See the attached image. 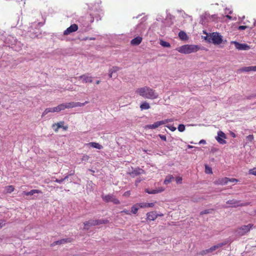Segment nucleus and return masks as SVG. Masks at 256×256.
Here are the masks:
<instances>
[{
    "label": "nucleus",
    "mask_w": 256,
    "mask_h": 256,
    "mask_svg": "<svg viewBox=\"0 0 256 256\" xmlns=\"http://www.w3.org/2000/svg\"><path fill=\"white\" fill-rule=\"evenodd\" d=\"M226 204L232 205L231 207L234 208L246 205V204L241 203L240 200H238L234 199L228 200L226 202Z\"/></svg>",
    "instance_id": "1a4fd4ad"
},
{
    "label": "nucleus",
    "mask_w": 256,
    "mask_h": 256,
    "mask_svg": "<svg viewBox=\"0 0 256 256\" xmlns=\"http://www.w3.org/2000/svg\"><path fill=\"white\" fill-rule=\"evenodd\" d=\"M48 110H50V112H54L52 110V108H48Z\"/></svg>",
    "instance_id": "052dcab7"
},
{
    "label": "nucleus",
    "mask_w": 256,
    "mask_h": 256,
    "mask_svg": "<svg viewBox=\"0 0 256 256\" xmlns=\"http://www.w3.org/2000/svg\"><path fill=\"white\" fill-rule=\"evenodd\" d=\"M130 195V191L126 192L124 194V196H128Z\"/></svg>",
    "instance_id": "3c124183"
},
{
    "label": "nucleus",
    "mask_w": 256,
    "mask_h": 256,
    "mask_svg": "<svg viewBox=\"0 0 256 256\" xmlns=\"http://www.w3.org/2000/svg\"><path fill=\"white\" fill-rule=\"evenodd\" d=\"M176 182L177 184H180L182 182V178L180 177H178L176 178Z\"/></svg>",
    "instance_id": "a18cd8bd"
},
{
    "label": "nucleus",
    "mask_w": 256,
    "mask_h": 256,
    "mask_svg": "<svg viewBox=\"0 0 256 256\" xmlns=\"http://www.w3.org/2000/svg\"><path fill=\"white\" fill-rule=\"evenodd\" d=\"M249 173L250 174H252L256 176V168H254L250 170L249 171Z\"/></svg>",
    "instance_id": "ea45409f"
},
{
    "label": "nucleus",
    "mask_w": 256,
    "mask_h": 256,
    "mask_svg": "<svg viewBox=\"0 0 256 256\" xmlns=\"http://www.w3.org/2000/svg\"><path fill=\"white\" fill-rule=\"evenodd\" d=\"M108 220H90L84 222V230H88L90 226H98L102 224H106L108 222Z\"/></svg>",
    "instance_id": "7ed1b4c3"
},
{
    "label": "nucleus",
    "mask_w": 256,
    "mask_h": 256,
    "mask_svg": "<svg viewBox=\"0 0 256 256\" xmlns=\"http://www.w3.org/2000/svg\"><path fill=\"white\" fill-rule=\"evenodd\" d=\"M78 30V26L76 24H72L66 28L64 32V36L68 35L70 33L76 32Z\"/></svg>",
    "instance_id": "9b49d317"
},
{
    "label": "nucleus",
    "mask_w": 256,
    "mask_h": 256,
    "mask_svg": "<svg viewBox=\"0 0 256 256\" xmlns=\"http://www.w3.org/2000/svg\"><path fill=\"white\" fill-rule=\"evenodd\" d=\"M113 73H112L109 70V74L108 76L110 78H112V77Z\"/></svg>",
    "instance_id": "5fc2aeb1"
},
{
    "label": "nucleus",
    "mask_w": 256,
    "mask_h": 256,
    "mask_svg": "<svg viewBox=\"0 0 256 256\" xmlns=\"http://www.w3.org/2000/svg\"><path fill=\"white\" fill-rule=\"evenodd\" d=\"M211 42L214 44H220L222 42V36L218 32L210 33Z\"/></svg>",
    "instance_id": "39448f33"
},
{
    "label": "nucleus",
    "mask_w": 256,
    "mask_h": 256,
    "mask_svg": "<svg viewBox=\"0 0 256 256\" xmlns=\"http://www.w3.org/2000/svg\"><path fill=\"white\" fill-rule=\"evenodd\" d=\"M15 50H16V51H20V48H17L16 47L15 48Z\"/></svg>",
    "instance_id": "69168bd1"
},
{
    "label": "nucleus",
    "mask_w": 256,
    "mask_h": 256,
    "mask_svg": "<svg viewBox=\"0 0 256 256\" xmlns=\"http://www.w3.org/2000/svg\"><path fill=\"white\" fill-rule=\"evenodd\" d=\"M138 210V208L136 205H134L132 207V212L134 214H136Z\"/></svg>",
    "instance_id": "f704fd0d"
},
{
    "label": "nucleus",
    "mask_w": 256,
    "mask_h": 256,
    "mask_svg": "<svg viewBox=\"0 0 256 256\" xmlns=\"http://www.w3.org/2000/svg\"><path fill=\"white\" fill-rule=\"evenodd\" d=\"M164 190V188H160V190H150L148 188H146L145 190V192L149 194H155L158 192H161Z\"/></svg>",
    "instance_id": "6ab92c4d"
},
{
    "label": "nucleus",
    "mask_w": 256,
    "mask_h": 256,
    "mask_svg": "<svg viewBox=\"0 0 256 256\" xmlns=\"http://www.w3.org/2000/svg\"><path fill=\"white\" fill-rule=\"evenodd\" d=\"M178 128L180 132H182L185 130V126L183 124H180L178 125Z\"/></svg>",
    "instance_id": "e433bc0d"
},
{
    "label": "nucleus",
    "mask_w": 256,
    "mask_h": 256,
    "mask_svg": "<svg viewBox=\"0 0 256 256\" xmlns=\"http://www.w3.org/2000/svg\"><path fill=\"white\" fill-rule=\"evenodd\" d=\"M178 36L183 40H187L188 39V36L186 34L184 31H180L179 32Z\"/></svg>",
    "instance_id": "4be33fe9"
},
{
    "label": "nucleus",
    "mask_w": 256,
    "mask_h": 256,
    "mask_svg": "<svg viewBox=\"0 0 256 256\" xmlns=\"http://www.w3.org/2000/svg\"><path fill=\"white\" fill-rule=\"evenodd\" d=\"M119 70V68L117 66H113L112 68L110 70L112 73H115L118 72Z\"/></svg>",
    "instance_id": "4c0bfd02"
},
{
    "label": "nucleus",
    "mask_w": 256,
    "mask_h": 256,
    "mask_svg": "<svg viewBox=\"0 0 256 256\" xmlns=\"http://www.w3.org/2000/svg\"><path fill=\"white\" fill-rule=\"evenodd\" d=\"M142 41V38L140 36H137L131 40L130 44L133 46H138L140 44Z\"/></svg>",
    "instance_id": "f3484780"
},
{
    "label": "nucleus",
    "mask_w": 256,
    "mask_h": 256,
    "mask_svg": "<svg viewBox=\"0 0 256 256\" xmlns=\"http://www.w3.org/2000/svg\"><path fill=\"white\" fill-rule=\"evenodd\" d=\"M252 98V94L248 97V99H250Z\"/></svg>",
    "instance_id": "e2e57ef3"
},
{
    "label": "nucleus",
    "mask_w": 256,
    "mask_h": 256,
    "mask_svg": "<svg viewBox=\"0 0 256 256\" xmlns=\"http://www.w3.org/2000/svg\"><path fill=\"white\" fill-rule=\"evenodd\" d=\"M228 242V240H226L222 242H220V243H218V244L214 245V246H216V249H218V248L225 246Z\"/></svg>",
    "instance_id": "bb28decb"
},
{
    "label": "nucleus",
    "mask_w": 256,
    "mask_h": 256,
    "mask_svg": "<svg viewBox=\"0 0 256 256\" xmlns=\"http://www.w3.org/2000/svg\"><path fill=\"white\" fill-rule=\"evenodd\" d=\"M42 193L41 191L38 190H32L30 192H24L23 194L26 196H32L34 194Z\"/></svg>",
    "instance_id": "aec40b11"
},
{
    "label": "nucleus",
    "mask_w": 256,
    "mask_h": 256,
    "mask_svg": "<svg viewBox=\"0 0 256 256\" xmlns=\"http://www.w3.org/2000/svg\"><path fill=\"white\" fill-rule=\"evenodd\" d=\"M246 140L248 141L252 142L254 140V136L253 135H248L246 138Z\"/></svg>",
    "instance_id": "a19ab883"
},
{
    "label": "nucleus",
    "mask_w": 256,
    "mask_h": 256,
    "mask_svg": "<svg viewBox=\"0 0 256 256\" xmlns=\"http://www.w3.org/2000/svg\"><path fill=\"white\" fill-rule=\"evenodd\" d=\"M79 79H82L85 82H92V78L88 76L86 74L80 76L78 77Z\"/></svg>",
    "instance_id": "a211bd4d"
},
{
    "label": "nucleus",
    "mask_w": 256,
    "mask_h": 256,
    "mask_svg": "<svg viewBox=\"0 0 256 256\" xmlns=\"http://www.w3.org/2000/svg\"><path fill=\"white\" fill-rule=\"evenodd\" d=\"M140 108L141 110H148L150 108V106L148 102H144L140 104Z\"/></svg>",
    "instance_id": "5701e85b"
},
{
    "label": "nucleus",
    "mask_w": 256,
    "mask_h": 256,
    "mask_svg": "<svg viewBox=\"0 0 256 256\" xmlns=\"http://www.w3.org/2000/svg\"><path fill=\"white\" fill-rule=\"evenodd\" d=\"M216 246H212L210 248L208 249V252H212L216 250Z\"/></svg>",
    "instance_id": "79ce46f5"
},
{
    "label": "nucleus",
    "mask_w": 256,
    "mask_h": 256,
    "mask_svg": "<svg viewBox=\"0 0 256 256\" xmlns=\"http://www.w3.org/2000/svg\"><path fill=\"white\" fill-rule=\"evenodd\" d=\"M247 28H248V26H238V30H244L246 29Z\"/></svg>",
    "instance_id": "c03bdc74"
},
{
    "label": "nucleus",
    "mask_w": 256,
    "mask_h": 256,
    "mask_svg": "<svg viewBox=\"0 0 256 256\" xmlns=\"http://www.w3.org/2000/svg\"><path fill=\"white\" fill-rule=\"evenodd\" d=\"M63 106V110L65 108H75L74 102H70L66 104H62Z\"/></svg>",
    "instance_id": "412c9836"
},
{
    "label": "nucleus",
    "mask_w": 256,
    "mask_h": 256,
    "mask_svg": "<svg viewBox=\"0 0 256 256\" xmlns=\"http://www.w3.org/2000/svg\"><path fill=\"white\" fill-rule=\"evenodd\" d=\"M87 144L90 145V146H92L93 148H98L99 150L101 149L102 148V146L100 144L98 143L94 142H90V143L88 144Z\"/></svg>",
    "instance_id": "393cba45"
},
{
    "label": "nucleus",
    "mask_w": 256,
    "mask_h": 256,
    "mask_svg": "<svg viewBox=\"0 0 256 256\" xmlns=\"http://www.w3.org/2000/svg\"><path fill=\"white\" fill-rule=\"evenodd\" d=\"M53 129L56 132H58L59 128L58 126H56V128H54Z\"/></svg>",
    "instance_id": "4d7b16f0"
},
{
    "label": "nucleus",
    "mask_w": 256,
    "mask_h": 256,
    "mask_svg": "<svg viewBox=\"0 0 256 256\" xmlns=\"http://www.w3.org/2000/svg\"><path fill=\"white\" fill-rule=\"evenodd\" d=\"M48 112H50V110H48V108H46L44 111V112L42 114V116H44V115L46 114H48Z\"/></svg>",
    "instance_id": "49530a36"
},
{
    "label": "nucleus",
    "mask_w": 256,
    "mask_h": 256,
    "mask_svg": "<svg viewBox=\"0 0 256 256\" xmlns=\"http://www.w3.org/2000/svg\"><path fill=\"white\" fill-rule=\"evenodd\" d=\"M228 182H238V180H236V178H229Z\"/></svg>",
    "instance_id": "09e8293b"
},
{
    "label": "nucleus",
    "mask_w": 256,
    "mask_h": 256,
    "mask_svg": "<svg viewBox=\"0 0 256 256\" xmlns=\"http://www.w3.org/2000/svg\"><path fill=\"white\" fill-rule=\"evenodd\" d=\"M54 181L56 182H57L58 183H62V182H63L64 181V179H62V178L60 180L56 179Z\"/></svg>",
    "instance_id": "603ef678"
},
{
    "label": "nucleus",
    "mask_w": 256,
    "mask_h": 256,
    "mask_svg": "<svg viewBox=\"0 0 256 256\" xmlns=\"http://www.w3.org/2000/svg\"><path fill=\"white\" fill-rule=\"evenodd\" d=\"M136 92L144 98L154 100L158 97V94L155 90L146 86L137 88Z\"/></svg>",
    "instance_id": "f257e3e1"
},
{
    "label": "nucleus",
    "mask_w": 256,
    "mask_h": 256,
    "mask_svg": "<svg viewBox=\"0 0 256 256\" xmlns=\"http://www.w3.org/2000/svg\"><path fill=\"white\" fill-rule=\"evenodd\" d=\"M231 44H234L236 49L239 50H248L250 48V46L246 44H240L236 41H232Z\"/></svg>",
    "instance_id": "0eeeda50"
},
{
    "label": "nucleus",
    "mask_w": 256,
    "mask_h": 256,
    "mask_svg": "<svg viewBox=\"0 0 256 256\" xmlns=\"http://www.w3.org/2000/svg\"><path fill=\"white\" fill-rule=\"evenodd\" d=\"M64 122V121L60 122L54 124L52 125V128H54L56 126H58L59 128L63 127Z\"/></svg>",
    "instance_id": "c756f323"
},
{
    "label": "nucleus",
    "mask_w": 256,
    "mask_h": 256,
    "mask_svg": "<svg viewBox=\"0 0 256 256\" xmlns=\"http://www.w3.org/2000/svg\"><path fill=\"white\" fill-rule=\"evenodd\" d=\"M174 179V177L172 175H168L166 176L165 180H164V184H167L170 182L172 180Z\"/></svg>",
    "instance_id": "a878e982"
},
{
    "label": "nucleus",
    "mask_w": 256,
    "mask_h": 256,
    "mask_svg": "<svg viewBox=\"0 0 256 256\" xmlns=\"http://www.w3.org/2000/svg\"><path fill=\"white\" fill-rule=\"evenodd\" d=\"M90 157L86 155V154H84L82 158V161H84V162H87L88 160L89 159Z\"/></svg>",
    "instance_id": "58836bf2"
},
{
    "label": "nucleus",
    "mask_w": 256,
    "mask_h": 256,
    "mask_svg": "<svg viewBox=\"0 0 256 256\" xmlns=\"http://www.w3.org/2000/svg\"><path fill=\"white\" fill-rule=\"evenodd\" d=\"M167 122H168V120L158 121V122H154V124L146 125L145 126V128H150V129H155V128H158L159 126L164 124H166Z\"/></svg>",
    "instance_id": "9d476101"
},
{
    "label": "nucleus",
    "mask_w": 256,
    "mask_h": 256,
    "mask_svg": "<svg viewBox=\"0 0 256 256\" xmlns=\"http://www.w3.org/2000/svg\"><path fill=\"white\" fill-rule=\"evenodd\" d=\"M229 178H218L217 180L215 182V184H222L224 185L228 182Z\"/></svg>",
    "instance_id": "2eb2a0df"
},
{
    "label": "nucleus",
    "mask_w": 256,
    "mask_h": 256,
    "mask_svg": "<svg viewBox=\"0 0 256 256\" xmlns=\"http://www.w3.org/2000/svg\"><path fill=\"white\" fill-rule=\"evenodd\" d=\"M144 173V170L139 168H136L135 169L132 170V172H128L129 174L132 177H135L139 174Z\"/></svg>",
    "instance_id": "f8f14e48"
},
{
    "label": "nucleus",
    "mask_w": 256,
    "mask_h": 256,
    "mask_svg": "<svg viewBox=\"0 0 256 256\" xmlns=\"http://www.w3.org/2000/svg\"><path fill=\"white\" fill-rule=\"evenodd\" d=\"M88 103V101H86L84 103H81V102H74V106H75V107L82 106H84L86 104Z\"/></svg>",
    "instance_id": "72a5a7b5"
},
{
    "label": "nucleus",
    "mask_w": 256,
    "mask_h": 256,
    "mask_svg": "<svg viewBox=\"0 0 256 256\" xmlns=\"http://www.w3.org/2000/svg\"><path fill=\"white\" fill-rule=\"evenodd\" d=\"M102 198L103 200L106 202H111L116 204H118L120 203V201L113 194H102Z\"/></svg>",
    "instance_id": "423d86ee"
},
{
    "label": "nucleus",
    "mask_w": 256,
    "mask_h": 256,
    "mask_svg": "<svg viewBox=\"0 0 256 256\" xmlns=\"http://www.w3.org/2000/svg\"><path fill=\"white\" fill-rule=\"evenodd\" d=\"M198 49L199 48L197 46L185 44L180 47L177 48L176 50L182 54H188L192 52H196Z\"/></svg>",
    "instance_id": "f03ea898"
},
{
    "label": "nucleus",
    "mask_w": 256,
    "mask_h": 256,
    "mask_svg": "<svg viewBox=\"0 0 256 256\" xmlns=\"http://www.w3.org/2000/svg\"><path fill=\"white\" fill-rule=\"evenodd\" d=\"M64 110H63V106H62V104H59L56 107L52 108V110L54 112H60V111Z\"/></svg>",
    "instance_id": "cd10ccee"
},
{
    "label": "nucleus",
    "mask_w": 256,
    "mask_h": 256,
    "mask_svg": "<svg viewBox=\"0 0 256 256\" xmlns=\"http://www.w3.org/2000/svg\"><path fill=\"white\" fill-rule=\"evenodd\" d=\"M160 44L163 47H165V48L170 47V44L169 42L164 41L163 40H160Z\"/></svg>",
    "instance_id": "c85d7f7f"
},
{
    "label": "nucleus",
    "mask_w": 256,
    "mask_h": 256,
    "mask_svg": "<svg viewBox=\"0 0 256 256\" xmlns=\"http://www.w3.org/2000/svg\"><path fill=\"white\" fill-rule=\"evenodd\" d=\"M89 40H96V38H90Z\"/></svg>",
    "instance_id": "0e129e2a"
},
{
    "label": "nucleus",
    "mask_w": 256,
    "mask_h": 256,
    "mask_svg": "<svg viewBox=\"0 0 256 256\" xmlns=\"http://www.w3.org/2000/svg\"><path fill=\"white\" fill-rule=\"evenodd\" d=\"M139 206L140 208H149V207H152L154 206V203H140L139 204Z\"/></svg>",
    "instance_id": "b1692460"
},
{
    "label": "nucleus",
    "mask_w": 256,
    "mask_h": 256,
    "mask_svg": "<svg viewBox=\"0 0 256 256\" xmlns=\"http://www.w3.org/2000/svg\"><path fill=\"white\" fill-rule=\"evenodd\" d=\"M147 219L150 220H154L158 216V214H156V212H148L146 214Z\"/></svg>",
    "instance_id": "4468645a"
},
{
    "label": "nucleus",
    "mask_w": 256,
    "mask_h": 256,
    "mask_svg": "<svg viewBox=\"0 0 256 256\" xmlns=\"http://www.w3.org/2000/svg\"><path fill=\"white\" fill-rule=\"evenodd\" d=\"M202 38L206 40L209 43H211L212 41L210 40V33L209 34L206 35V36H202Z\"/></svg>",
    "instance_id": "c9c22d12"
},
{
    "label": "nucleus",
    "mask_w": 256,
    "mask_h": 256,
    "mask_svg": "<svg viewBox=\"0 0 256 256\" xmlns=\"http://www.w3.org/2000/svg\"><path fill=\"white\" fill-rule=\"evenodd\" d=\"M214 211L213 209H208V210H204L200 212V215H203L204 214H210Z\"/></svg>",
    "instance_id": "473e14b6"
},
{
    "label": "nucleus",
    "mask_w": 256,
    "mask_h": 256,
    "mask_svg": "<svg viewBox=\"0 0 256 256\" xmlns=\"http://www.w3.org/2000/svg\"><path fill=\"white\" fill-rule=\"evenodd\" d=\"M62 128L64 130H67L68 127L67 126H63V127H62Z\"/></svg>",
    "instance_id": "13d9d810"
},
{
    "label": "nucleus",
    "mask_w": 256,
    "mask_h": 256,
    "mask_svg": "<svg viewBox=\"0 0 256 256\" xmlns=\"http://www.w3.org/2000/svg\"><path fill=\"white\" fill-rule=\"evenodd\" d=\"M72 241V238H63L56 242H54L52 244H51L52 246H54L55 245H60L62 244H64L65 243L70 242Z\"/></svg>",
    "instance_id": "ddd939ff"
},
{
    "label": "nucleus",
    "mask_w": 256,
    "mask_h": 256,
    "mask_svg": "<svg viewBox=\"0 0 256 256\" xmlns=\"http://www.w3.org/2000/svg\"><path fill=\"white\" fill-rule=\"evenodd\" d=\"M209 252H208V249H207V250H203L201 254H202V255L203 254H208Z\"/></svg>",
    "instance_id": "8fccbe9b"
},
{
    "label": "nucleus",
    "mask_w": 256,
    "mask_h": 256,
    "mask_svg": "<svg viewBox=\"0 0 256 256\" xmlns=\"http://www.w3.org/2000/svg\"><path fill=\"white\" fill-rule=\"evenodd\" d=\"M200 144H206V140H200V142H199Z\"/></svg>",
    "instance_id": "6e6d98bb"
},
{
    "label": "nucleus",
    "mask_w": 256,
    "mask_h": 256,
    "mask_svg": "<svg viewBox=\"0 0 256 256\" xmlns=\"http://www.w3.org/2000/svg\"><path fill=\"white\" fill-rule=\"evenodd\" d=\"M240 72H248L250 71H256V66H250L247 67H244L238 70Z\"/></svg>",
    "instance_id": "dca6fc26"
},
{
    "label": "nucleus",
    "mask_w": 256,
    "mask_h": 256,
    "mask_svg": "<svg viewBox=\"0 0 256 256\" xmlns=\"http://www.w3.org/2000/svg\"><path fill=\"white\" fill-rule=\"evenodd\" d=\"M122 212H124L126 214H130V212L128 211V210H124L122 211Z\"/></svg>",
    "instance_id": "864d4df0"
},
{
    "label": "nucleus",
    "mask_w": 256,
    "mask_h": 256,
    "mask_svg": "<svg viewBox=\"0 0 256 256\" xmlns=\"http://www.w3.org/2000/svg\"><path fill=\"white\" fill-rule=\"evenodd\" d=\"M89 40V38H88V37H86V38H84L83 39V40Z\"/></svg>",
    "instance_id": "774afa93"
},
{
    "label": "nucleus",
    "mask_w": 256,
    "mask_h": 256,
    "mask_svg": "<svg viewBox=\"0 0 256 256\" xmlns=\"http://www.w3.org/2000/svg\"><path fill=\"white\" fill-rule=\"evenodd\" d=\"M168 128L172 132L176 130V128L173 126H168Z\"/></svg>",
    "instance_id": "de8ad7c7"
},
{
    "label": "nucleus",
    "mask_w": 256,
    "mask_h": 256,
    "mask_svg": "<svg viewBox=\"0 0 256 256\" xmlns=\"http://www.w3.org/2000/svg\"><path fill=\"white\" fill-rule=\"evenodd\" d=\"M203 33H204V34H206V35L208 34L206 32V31H205V30H204V31H203Z\"/></svg>",
    "instance_id": "338daca9"
},
{
    "label": "nucleus",
    "mask_w": 256,
    "mask_h": 256,
    "mask_svg": "<svg viewBox=\"0 0 256 256\" xmlns=\"http://www.w3.org/2000/svg\"><path fill=\"white\" fill-rule=\"evenodd\" d=\"M14 187L12 186H8L5 187L6 192L10 193L14 190Z\"/></svg>",
    "instance_id": "7c9ffc66"
},
{
    "label": "nucleus",
    "mask_w": 256,
    "mask_h": 256,
    "mask_svg": "<svg viewBox=\"0 0 256 256\" xmlns=\"http://www.w3.org/2000/svg\"><path fill=\"white\" fill-rule=\"evenodd\" d=\"M252 224H248V225L242 226L234 230V232L236 236H244L249 231L253 226Z\"/></svg>",
    "instance_id": "20e7f679"
},
{
    "label": "nucleus",
    "mask_w": 256,
    "mask_h": 256,
    "mask_svg": "<svg viewBox=\"0 0 256 256\" xmlns=\"http://www.w3.org/2000/svg\"><path fill=\"white\" fill-rule=\"evenodd\" d=\"M205 172L206 174H210L212 173V168L207 164L205 165Z\"/></svg>",
    "instance_id": "2f4dec72"
},
{
    "label": "nucleus",
    "mask_w": 256,
    "mask_h": 256,
    "mask_svg": "<svg viewBox=\"0 0 256 256\" xmlns=\"http://www.w3.org/2000/svg\"><path fill=\"white\" fill-rule=\"evenodd\" d=\"M69 175L66 176L63 179H64V180L66 179H67L68 178Z\"/></svg>",
    "instance_id": "680f3d73"
},
{
    "label": "nucleus",
    "mask_w": 256,
    "mask_h": 256,
    "mask_svg": "<svg viewBox=\"0 0 256 256\" xmlns=\"http://www.w3.org/2000/svg\"><path fill=\"white\" fill-rule=\"evenodd\" d=\"M159 137L162 140L166 141V136L162 135V134H159Z\"/></svg>",
    "instance_id": "37998d69"
},
{
    "label": "nucleus",
    "mask_w": 256,
    "mask_h": 256,
    "mask_svg": "<svg viewBox=\"0 0 256 256\" xmlns=\"http://www.w3.org/2000/svg\"><path fill=\"white\" fill-rule=\"evenodd\" d=\"M226 138V134L222 131H219L218 132V136L216 138V140L220 144H225L226 143V140H224Z\"/></svg>",
    "instance_id": "6e6552de"
},
{
    "label": "nucleus",
    "mask_w": 256,
    "mask_h": 256,
    "mask_svg": "<svg viewBox=\"0 0 256 256\" xmlns=\"http://www.w3.org/2000/svg\"><path fill=\"white\" fill-rule=\"evenodd\" d=\"M226 17L230 19V20H231V19H232V17L231 16H229V15H226Z\"/></svg>",
    "instance_id": "bf43d9fd"
}]
</instances>
